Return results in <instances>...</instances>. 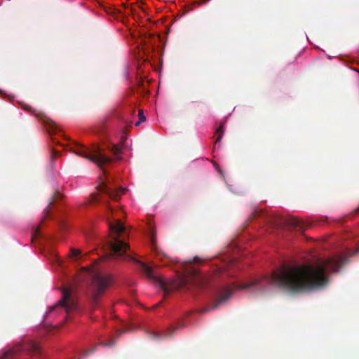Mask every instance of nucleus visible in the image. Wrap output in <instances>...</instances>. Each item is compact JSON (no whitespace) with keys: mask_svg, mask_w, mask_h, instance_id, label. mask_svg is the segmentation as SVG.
Instances as JSON below:
<instances>
[{"mask_svg":"<svg viewBox=\"0 0 359 359\" xmlns=\"http://www.w3.org/2000/svg\"><path fill=\"white\" fill-rule=\"evenodd\" d=\"M346 262V257L335 256L325 260H319L315 266L283 265L275 270L271 276L263 280H254L249 283L233 285V288L229 287L224 288L219 293L212 309H217L227 300L232 295L233 289L256 287L257 290H261L264 283L291 293L317 289L327 283V271H337Z\"/></svg>","mask_w":359,"mask_h":359,"instance_id":"obj_1","label":"nucleus"},{"mask_svg":"<svg viewBox=\"0 0 359 359\" xmlns=\"http://www.w3.org/2000/svg\"><path fill=\"white\" fill-rule=\"evenodd\" d=\"M109 246L111 250L109 256H116L122 257L126 256L127 258L134 260L140 264L142 271L144 273L147 278L152 280L160 288L163 290L164 294L167 295L171 292L177 290L183 289L187 287H195L197 288L205 287L210 282L208 276L202 274L197 270H194L190 272L189 277L184 276H181L178 279L172 280L170 283H167L161 276L155 274L153 269L147 264L137 261L132 257L130 255H126V251L129 249V245L121 241L119 236L113 237L109 242Z\"/></svg>","mask_w":359,"mask_h":359,"instance_id":"obj_2","label":"nucleus"},{"mask_svg":"<svg viewBox=\"0 0 359 359\" xmlns=\"http://www.w3.org/2000/svg\"><path fill=\"white\" fill-rule=\"evenodd\" d=\"M112 283L110 275L95 273L88 289V296L90 305L95 308L100 302V297L104 294L109 285Z\"/></svg>","mask_w":359,"mask_h":359,"instance_id":"obj_3","label":"nucleus"},{"mask_svg":"<svg viewBox=\"0 0 359 359\" xmlns=\"http://www.w3.org/2000/svg\"><path fill=\"white\" fill-rule=\"evenodd\" d=\"M74 153L95 163L100 168L111 162V158L105 156L100 147L96 144H93L90 148L76 144L74 148Z\"/></svg>","mask_w":359,"mask_h":359,"instance_id":"obj_4","label":"nucleus"},{"mask_svg":"<svg viewBox=\"0 0 359 359\" xmlns=\"http://www.w3.org/2000/svg\"><path fill=\"white\" fill-rule=\"evenodd\" d=\"M76 307L77 303L72 297V289L65 287L62 290V298L54 306L50 307L48 311L46 313V317L47 318L52 313L56 314L60 311H65L67 313L75 310Z\"/></svg>","mask_w":359,"mask_h":359,"instance_id":"obj_5","label":"nucleus"},{"mask_svg":"<svg viewBox=\"0 0 359 359\" xmlns=\"http://www.w3.org/2000/svg\"><path fill=\"white\" fill-rule=\"evenodd\" d=\"M98 190L100 193H102L109 198L117 201L120 198L121 195L125 191V189L118 188L113 189L109 186L106 182H102V184L98 187Z\"/></svg>","mask_w":359,"mask_h":359,"instance_id":"obj_6","label":"nucleus"},{"mask_svg":"<svg viewBox=\"0 0 359 359\" xmlns=\"http://www.w3.org/2000/svg\"><path fill=\"white\" fill-rule=\"evenodd\" d=\"M286 224L290 229L303 231L306 229V224L296 217H290L286 220Z\"/></svg>","mask_w":359,"mask_h":359,"instance_id":"obj_7","label":"nucleus"},{"mask_svg":"<svg viewBox=\"0 0 359 359\" xmlns=\"http://www.w3.org/2000/svg\"><path fill=\"white\" fill-rule=\"evenodd\" d=\"M63 196L58 191H56L53 196L51 197L50 201L48 203V205L46 207V208L44 210V217H47L48 216L50 210L51 208V206L53 203H56L57 201L60 200Z\"/></svg>","mask_w":359,"mask_h":359,"instance_id":"obj_8","label":"nucleus"},{"mask_svg":"<svg viewBox=\"0 0 359 359\" xmlns=\"http://www.w3.org/2000/svg\"><path fill=\"white\" fill-rule=\"evenodd\" d=\"M109 229L111 231L116 233H123L125 231V226L120 220H116L115 223L109 222Z\"/></svg>","mask_w":359,"mask_h":359,"instance_id":"obj_9","label":"nucleus"},{"mask_svg":"<svg viewBox=\"0 0 359 359\" xmlns=\"http://www.w3.org/2000/svg\"><path fill=\"white\" fill-rule=\"evenodd\" d=\"M224 123H221L219 127L217 129L215 133L217 135V137L215 140V144L219 143L224 134Z\"/></svg>","mask_w":359,"mask_h":359,"instance_id":"obj_10","label":"nucleus"},{"mask_svg":"<svg viewBox=\"0 0 359 359\" xmlns=\"http://www.w3.org/2000/svg\"><path fill=\"white\" fill-rule=\"evenodd\" d=\"M111 151L117 159H121V149L118 145L114 144L111 149Z\"/></svg>","mask_w":359,"mask_h":359,"instance_id":"obj_11","label":"nucleus"},{"mask_svg":"<svg viewBox=\"0 0 359 359\" xmlns=\"http://www.w3.org/2000/svg\"><path fill=\"white\" fill-rule=\"evenodd\" d=\"M81 250L75 248H71L70 250V256L72 257H77L81 255Z\"/></svg>","mask_w":359,"mask_h":359,"instance_id":"obj_12","label":"nucleus"},{"mask_svg":"<svg viewBox=\"0 0 359 359\" xmlns=\"http://www.w3.org/2000/svg\"><path fill=\"white\" fill-rule=\"evenodd\" d=\"M138 116H139V120H140V121L144 122L146 120V117L144 115L142 109H140L138 111Z\"/></svg>","mask_w":359,"mask_h":359,"instance_id":"obj_13","label":"nucleus"},{"mask_svg":"<svg viewBox=\"0 0 359 359\" xmlns=\"http://www.w3.org/2000/svg\"><path fill=\"white\" fill-rule=\"evenodd\" d=\"M100 199H99V197H98V194H94L93 196H92V199H91V202H97V201H99Z\"/></svg>","mask_w":359,"mask_h":359,"instance_id":"obj_14","label":"nucleus"},{"mask_svg":"<svg viewBox=\"0 0 359 359\" xmlns=\"http://www.w3.org/2000/svg\"><path fill=\"white\" fill-rule=\"evenodd\" d=\"M48 124L50 125V126L53 129V130H56L57 129V124L53 121H50V122L48 123Z\"/></svg>","mask_w":359,"mask_h":359,"instance_id":"obj_15","label":"nucleus"},{"mask_svg":"<svg viewBox=\"0 0 359 359\" xmlns=\"http://www.w3.org/2000/svg\"><path fill=\"white\" fill-rule=\"evenodd\" d=\"M359 252V246L355 248V250L354 252H348V256H353L355 253Z\"/></svg>","mask_w":359,"mask_h":359,"instance_id":"obj_16","label":"nucleus"},{"mask_svg":"<svg viewBox=\"0 0 359 359\" xmlns=\"http://www.w3.org/2000/svg\"><path fill=\"white\" fill-rule=\"evenodd\" d=\"M177 327H170V330H169V333H166V334H165V335H171V334H172L173 331H174L175 329H177Z\"/></svg>","mask_w":359,"mask_h":359,"instance_id":"obj_17","label":"nucleus"},{"mask_svg":"<svg viewBox=\"0 0 359 359\" xmlns=\"http://www.w3.org/2000/svg\"><path fill=\"white\" fill-rule=\"evenodd\" d=\"M127 332H128L127 329H122V330H119L117 331L118 335H121V334H122L123 333H126Z\"/></svg>","mask_w":359,"mask_h":359,"instance_id":"obj_18","label":"nucleus"},{"mask_svg":"<svg viewBox=\"0 0 359 359\" xmlns=\"http://www.w3.org/2000/svg\"><path fill=\"white\" fill-rule=\"evenodd\" d=\"M193 261L196 263H198L201 261L200 258H198V257H196L194 258Z\"/></svg>","mask_w":359,"mask_h":359,"instance_id":"obj_19","label":"nucleus"},{"mask_svg":"<svg viewBox=\"0 0 359 359\" xmlns=\"http://www.w3.org/2000/svg\"><path fill=\"white\" fill-rule=\"evenodd\" d=\"M152 335H153V337H154V338H155V339H159V337H158V334H156V333H153V334H152Z\"/></svg>","mask_w":359,"mask_h":359,"instance_id":"obj_20","label":"nucleus"},{"mask_svg":"<svg viewBox=\"0 0 359 359\" xmlns=\"http://www.w3.org/2000/svg\"><path fill=\"white\" fill-rule=\"evenodd\" d=\"M210 0H203L201 2L198 3V4H206L208 3V1H210Z\"/></svg>","mask_w":359,"mask_h":359,"instance_id":"obj_21","label":"nucleus"},{"mask_svg":"<svg viewBox=\"0 0 359 359\" xmlns=\"http://www.w3.org/2000/svg\"><path fill=\"white\" fill-rule=\"evenodd\" d=\"M93 351H94V349H92V350H90V351L86 352V353H84V355H88L89 353H93Z\"/></svg>","mask_w":359,"mask_h":359,"instance_id":"obj_22","label":"nucleus"},{"mask_svg":"<svg viewBox=\"0 0 359 359\" xmlns=\"http://www.w3.org/2000/svg\"><path fill=\"white\" fill-rule=\"evenodd\" d=\"M114 343H115L114 341H112L110 344H104V346H113L114 344Z\"/></svg>","mask_w":359,"mask_h":359,"instance_id":"obj_23","label":"nucleus"},{"mask_svg":"<svg viewBox=\"0 0 359 359\" xmlns=\"http://www.w3.org/2000/svg\"><path fill=\"white\" fill-rule=\"evenodd\" d=\"M142 121H140V120H139L137 122L135 123V126H140V124L142 123Z\"/></svg>","mask_w":359,"mask_h":359,"instance_id":"obj_24","label":"nucleus"},{"mask_svg":"<svg viewBox=\"0 0 359 359\" xmlns=\"http://www.w3.org/2000/svg\"><path fill=\"white\" fill-rule=\"evenodd\" d=\"M356 212L359 214V207L355 210Z\"/></svg>","mask_w":359,"mask_h":359,"instance_id":"obj_25","label":"nucleus"},{"mask_svg":"<svg viewBox=\"0 0 359 359\" xmlns=\"http://www.w3.org/2000/svg\"><path fill=\"white\" fill-rule=\"evenodd\" d=\"M108 209L111 211V208L110 207H108Z\"/></svg>","mask_w":359,"mask_h":359,"instance_id":"obj_26","label":"nucleus"}]
</instances>
